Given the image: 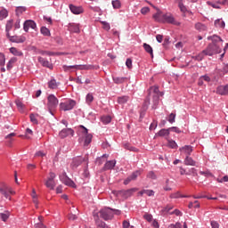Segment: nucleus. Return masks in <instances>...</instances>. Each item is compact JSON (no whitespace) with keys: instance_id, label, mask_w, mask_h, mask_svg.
<instances>
[{"instance_id":"nucleus-1","label":"nucleus","mask_w":228,"mask_h":228,"mask_svg":"<svg viewBox=\"0 0 228 228\" xmlns=\"http://www.w3.org/2000/svg\"><path fill=\"white\" fill-rule=\"evenodd\" d=\"M148 96L144 100L142 110L145 111L147 110V108H149V105L151 104V99H152V109L156 110L158 108V104L159 103V97L163 95V93L159 92V87L158 86H154L150 87L148 90Z\"/></svg>"},{"instance_id":"nucleus-2","label":"nucleus","mask_w":228,"mask_h":228,"mask_svg":"<svg viewBox=\"0 0 228 228\" xmlns=\"http://www.w3.org/2000/svg\"><path fill=\"white\" fill-rule=\"evenodd\" d=\"M208 40H212V44L208 45L206 50H203V53L207 56H213V54H219L222 53V45L224 44V40L216 35L210 36L208 37Z\"/></svg>"},{"instance_id":"nucleus-3","label":"nucleus","mask_w":228,"mask_h":228,"mask_svg":"<svg viewBox=\"0 0 228 228\" xmlns=\"http://www.w3.org/2000/svg\"><path fill=\"white\" fill-rule=\"evenodd\" d=\"M59 102L60 101H58V98L54 96V94L48 95L46 106L51 115H54V111H56Z\"/></svg>"},{"instance_id":"nucleus-4","label":"nucleus","mask_w":228,"mask_h":228,"mask_svg":"<svg viewBox=\"0 0 228 228\" xmlns=\"http://www.w3.org/2000/svg\"><path fill=\"white\" fill-rule=\"evenodd\" d=\"M80 129H82V131L78 142L80 143L81 142H84L85 147H87V145H90V143H92V138H94V136L92 135V134H88V129L84 126H80Z\"/></svg>"},{"instance_id":"nucleus-5","label":"nucleus","mask_w":228,"mask_h":228,"mask_svg":"<svg viewBox=\"0 0 228 228\" xmlns=\"http://www.w3.org/2000/svg\"><path fill=\"white\" fill-rule=\"evenodd\" d=\"M138 191V189L132 188L128 190H122V191H114L112 193L116 195V197H121L122 199H129V197L133 196V193Z\"/></svg>"},{"instance_id":"nucleus-6","label":"nucleus","mask_w":228,"mask_h":228,"mask_svg":"<svg viewBox=\"0 0 228 228\" xmlns=\"http://www.w3.org/2000/svg\"><path fill=\"white\" fill-rule=\"evenodd\" d=\"M162 23L166 24H173L174 26H180L181 23L175 20L174 14L167 12L162 15Z\"/></svg>"},{"instance_id":"nucleus-7","label":"nucleus","mask_w":228,"mask_h":228,"mask_svg":"<svg viewBox=\"0 0 228 228\" xmlns=\"http://www.w3.org/2000/svg\"><path fill=\"white\" fill-rule=\"evenodd\" d=\"M76 106V102L74 100H69L64 102L60 103L61 111H70Z\"/></svg>"},{"instance_id":"nucleus-8","label":"nucleus","mask_w":228,"mask_h":228,"mask_svg":"<svg viewBox=\"0 0 228 228\" xmlns=\"http://www.w3.org/2000/svg\"><path fill=\"white\" fill-rule=\"evenodd\" d=\"M100 216L103 218V220H111V218H113V209L105 208L100 210Z\"/></svg>"},{"instance_id":"nucleus-9","label":"nucleus","mask_w":228,"mask_h":228,"mask_svg":"<svg viewBox=\"0 0 228 228\" xmlns=\"http://www.w3.org/2000/svg\"><path fill=\"white\" fill-rule=\"evenodd\" d=\"M70 69H76L77 70H90L94 69L92 65H73V66H63V70L68 72Z\"/></svg>"},{"instance_id":"nucleus-10","label":"nucleus","mask_w":228,"mask_h":228,"mask_svg":"<svg viewBox=\"0 0 228 228\" xmlns=\"http://www.w3.org/2000/svg\"><path fill=\"white\" fill-rule=\"evenodd\" d=\"M54 179H56V174H54L53 172H50L49 177L45 183L46 188H49L50 190H54V187L56 186V182H54Z\"/></svg>"},{"instance_id":"nucleus-11","label":"nucleus","mask_w":228,"mask_h":228,"mask_svg":"<svg viewBox=\"0 0 228 228\" xmlns=\"http://www.w3.org/2000/svg\"><path fill=\"white\" fill-rule=\"evenodd\" d=\"M60 181L63 183L66 186H70V188H76V183L72 181L69 176H67V173H63L60 176Z\"/></svg>"},{"instance_id":"nucleus-12","label":"nucleus","mask_w":228,"mask_h":228,"mask_svg":"<svg viewBox=\"0 0 228 228\" xmlns=\"http://www.w3.org/2000/svg\"><path fill=\"white\" fill-rule=\"evenodd\" d=\"M29 28L31 29H37V23L34 20H26L23 24L24 31H26V33H28V31H29Z\"/></svg>"},{"instance_id":"nucleus-13","label":"nucleus","mask_w":228,"mask_h":228,"mask_svg":"<svg viewBox=\"0 0 228 228\" xmlns=\"http://www.w3.org/2000/svg\"><path fill=\"white\" fill-rule=\"evenodd\" d=\"M0 193H2V195H4V197H5V199H9L10 200V194L13 193V191H12V188L6 186V185H3L0 187Z\"/></svg>"},{"instance_id":"nucleus-14","label":"nucleus","mask_w":228,"mask_h":228,"mask_svg":"<svg viewBox=\"0 0 228 228\" xmlns=\"http://www.w3.org/2000/svg\"><path fill=\"white\" fill-rule=\"evenodd\" d=\"M59 135L61 138H67V136H74V131L72 128H64L60 132Z\"/></svg>"},{"instance_id":"nucleus-15","label":"nucleus","mask_w":228,"mask_h":228,"mask_svg":"<svg viewBox=\"0 0 228 228\" xmlns=\"http://www.w3.org/2000/svg\"><path fill=\"white\" fill-rule=\"evenodd\" d=\"M140 171H135L131 175H129L125 181H124V184L127 185L131 183V181H136V179L138 178V175H140Z\"/></svg>"},{"instance_id":"nucleus-16","label":"nucleus","mask_w":228,"mask_h":228,"mask_svg":"<svg viewBox=\"0 0 228 228\" xmlns=\"http://www.w3.org/2000/svg\"><path fill=\"white\" fill-rule=\"evenodd\" d=\"M8 38L10 39L11 42H14L16 44H22L26 42V37L22 36H9Z\"/></svg>"},{"instance_id":"nucleus-17","label":"nucleus","mask_w":228,"mask_h":228,"mask_svg":"<svg viewBox=\"0 0 228 228\" xmlns=\"http://www.w3.org/2000/svg\"><path fill=\"white\" fill-rule=\"evenodd\" d=\"M38 61L42 65V67H46V69H53V63H51L47 59H44L43 57H38Z\"/></svg>"},{"instance_id":"nucleus-18","label":"nucleus","mask_w":228,"mask_h":228,"mask_svg":"<svg viewBox=\"0 0 228 228\" xmlns=\"http://www.w3.org/2000/svg\"><path fill=\"white\" fill-rule=\"evenodd\" d=\"M69 10L74 13V15H79L83 13V7L76 6L74 4H69Z\"/></svg>"},{"instance_id":"nucleus-19","label":"nucleus","mask_w":228,"mask_h":228,"mask_svg":"<svg viewBox=\"0 0 228 228\" xmlns=\"http://www.w3.org/2000/svg\"><path fill=\"white\" fill-rule=\"evenodd\" d=\"M216 92L219 94V95H228V85L219 86L216 89Z\"/></svg>"},{"instance_id":"nucleus-20","label":"nucleus","mask_w":228,"mask_h":228,"mask_svg":"<svg viewBox=\"0 0 228 228\" xmlns=\"http://www.w3.org/2000/svg\"><path fill=\"white\" fill-rule=\"evenodd\" d=\"M181 152H183L186 156H191V152H193V147L190 145H185L182 148H180Z\"/></svg>"},{"instance_id":"nucleus-21","label":"nucleus","mask_w":228,"mask_h":228,"mask_svg":"<svg viewBox=\"0 0 228 228\" xmlns=\"http://www.w3.org/2000/svg\"><path fill=\"white\" fill-rule=\"evenodd\" d=\"M117 165V160L107 161L103 167V170H113Z\"/></svg>"},{"instance_id":"nucleus-22","label":"nucleus","mask_w":228,"mask_h":228,"mask_svg":"<svg viewBox=\"0 0 228 228\" xmlns=\"http://www.w3.org/2000/svg\"><path fill=\"white\" fill-rule=\"evenodd\" d=\"M184 165L190 166V167H195L197 165V162L193 160V159L190 156H186L184 159Z\"/></svg>"},{"instance_id":"nucleus-23","label":"nucleus","mask_w":228,"mask_h":228,"mask_svg":"<svg viewBox=\"0 0 228 228\" xmlns=\"http://www.w3.org/2000/svg\"><path fill=\"white\" fill-rule=\"evenodd\" d=\"M143 49L151 56V58H154V53L152 50V46H151L149 44L144 43L142 45Z\"/></svg>"},{"instance_id":"nucleus-24","label":"nucleus","mask_w":228,"mask_h":228,"mask_svg":"<svg viewBox=\"0 0 228 228\" xmlns=\"http://www.w3.org/2000/svg\"><path fill=\"white\" fill-rule=\"evenodd\" d=\"M69 29L72 33H79V32H80L79 24L70 23V24L69 25Z\"/></svg>"},{"instance_id":"nucleus-25","label":"nucleus","mask_w":228,"mask_h":228,"mask_svg":"<svg viewBox=\"0 0 228 228\" xmlns=\"http://www.w3.org/2000/svg\"><path fill=\"white\" fill-rule=\"evenodd\" d=\"M12 28H13V20H10L6 23V27H5L6 37H10V31H12Z\"/></svg>"},{"instance_id":"nucleus-26","label":"nucleus","mask_w":228,"mask_h":228,"mask_svg":"<svg viewBox=\"0 0 228 228\" xmlns=\"http://www.w3.org/2000/svg\"><path fill=\"white\" fill-rule=\"evenodd\" d=\"M153 19L156 22H163V15H161V11L158 9L157 13L153 14Z\"/></svg>"},{"instance_id":"nucleus-27","label":"nucleus","mask_w":228,"mask_h":228,"mask_svg":"<svg viewBox=\"0 0 228 228\" xmlns=\"http://www.w3.org/2000/svg\"><path fill=\"white\" fill-rule=\"evenodd\" d=\"M15 104L19 111H20V113H24V110H26V105H24V103H22L20 100H16Z\"/></svg>"},{"instance_id":"nucleus-28","label":"nucleus","mask_w":228,"mask_h":228,"mask_svg":"<svg viewBox=\"0 0 228 228\" xmlns=\"http://www.w3.org/2000/svg\"><path fill=\"white\" fill-rule=\"evenodd\" d=\"M113 81L116 85H122V83H126L127 81V77H114Z\"/></svg>"},{"instance_id":"nucleus-29","label":"nucleus","mask_w":228,"mask_h":228,"mask_svg":"<svg viewBox=\"0 0 228 228\" xmlns=\"http://www.w3.org/2000/svg\"><path fill=\"white\" fill-rule=\"evenodd\" d=\"M78 216H79V211L77 210V208H76L75 210H73V212H71L68 216V218L69 220H77Z\"/></svg>"},{"instance_id":"nucleus-30","label":"nucleus","mask_w":228,"mask_h":228,"mask_svg":"<svg viewBox=\"0 0 228 228\" xmlns=\"http://www.w3.org/2000/svg\"><path fill=\"white\" fill-rule=\"evenodd\" d=\"M178 6L183 14L188 13V15H191V12H190V11H188V9H186V6H184V4H183V2H179Z\"/></svg>"},{"instance_id":"nucleus-31","label":"nucleus","mask_w":228,"mask_h":228,"mask_svg":"<svg viewBox=\"0 0 228 228\" xmlns=\"http://www.w3.org/2000/svg\"><path fill=\"white\" fill-rule=\"evenodd\" d=\"M169 134H170V130H168V128L167 129L163 128L159 130L158 134H156V136H169Z\"/></svg>"},{"instance_id":"nucleus-32","label":"nucleus","mask_w":228,"mask_h":228,"mask_svg":"<svg viewBox=\"0 0 228 228\" xmlns=\"http://www.w3.org/2000/svg\"><path fill=\"white\" fill-rule=\"evenodd\" d=\"M17 63V58L12 57L7 63V70H12L13 69V64Z\"/></svg>"},{"instance_id":"nucleus-33","label":"nucleus","mask_w":228,"mask_h":228,"mask_svg":"<svg viewBox=\"0 0 228 228\" xmlns=\"http://www.w3.org/2000/svg\"><path fill=\"white\" fill-rule=\"evenodd\" d=\"M170 199H186L188 196L186 195H181V192L177 191L175 193L170 194Z\"/></svg>"},{"instance_id":"nucleus-34","label":"nucleus","mask_w":228,"mask_h":228,"mask_svg":"<svg viewBox=\"0 0 228 228\" xmlns=\"http://www.w3.org/2000/svg\"><path fill=\"white\" fill-rule=\"evenodd\" d=\"M195 29H197L198 31H206V29H208V27H206V25H204L203 23L198 22L195 24Z\"/></svg>"},{"instance_id":"nucleus-35","label":"nucleus","mask_w":228,"mask_h":228,"mask_svg":"<svg viewBox=\"0 0 228 228\" xmlns=\"http://www.w3.org/2000/svg\"><path fill=\"white\" fill-rule=\"evenodd\" d=\"M10 53H12V54L14 56H22V53L15 47L10 48Z\"/></svg>"},{"instance_id":"nucleus-36","label":"nucleus","mask_w":228,"mask_h":228,"mask_svg":"<svg viewBox=\"0 0 228 228\" xmlns=\"http://www.w3.org/2000/svg\"><path fill=\"white\" fill-rule=\"evenodd\" d=\"M215 26L216 28H225V21L223 20H216Z\"/></svg>"},{"instance_id":"nucleus-37","label":"nucleus","mask_w":228,"mask_h":228,"mask_svg":"<svg viewBox=\"0 0 228 228\" xmlns=\"http://www.w3.org/2000/svg\"><path fill=\"white\" fill-rule=\"evenodd\" d=\"M129 101V96H120L118 98V104H126Z\"/></svg>"},{"instance_id":"nucleus-38","label":"nucleus","mask_w":228,"mask_h":228,"mask_svg":"<svg viewBox=\"0 0 228 228\" xmlns=\"http://www.w3.org/2000/svg\"><path fill=\"white\" fill-rule=\"evenodd\" d=\"M101 120L102 122V124H110V122H111V117L107 115V116H102L101 118Z\"/></svg>"},{"instance_id":"nucleus-39","label":"nucleus","mask_w":228,"mask_h":228,"mask_svg":"<svg viewBox=\"0 0 228 228\" xmlns=\"http://www.w3.org/2000/svg\"><path fill=\"white\" fill-rule=\"evenodd\" d=\"M24 12H26V7L25 6L16 7V15H22Z\"/></svg>"},{"instance_id":"nucleus-40","label":"nucleus","mask_w":228,"mask_h":228,"mask_svg":"<svg viewBox=\"0 0 228 228\" xmlns=\"http://www.w3.org/2000/svg\"><path fill=\"white\" fill-rule=\"evenodd\" d=\"M48 86L49 88H51L52 90H55V88H58V83H56V80H51L48 83Z\"/></svg>"},{"instance_id":"nucleus-41","label":"nucleus","mask_w":228,"mask_h":228,"mask_svg":"<svg viewBox=\"0 0 228 228\" xmlns=\"http://www.w3.org/2000/svg\"><path fill=\"white\" fill-rule=\"evenodd\" d=\"M112 6L115 10H118V8H120V6H122V4L120 3L119 0H113Z\"/></svg>"},{"instance_id":"nucleus-42","label":"nucleus","mask_w":228,"mask_h":228,"mask_svg":"<svg viewBox=\"0 0 228 228\" xmlns=\"http://www.w3.org/2000/svg\"><path fill=\"white\" fill-rule=\"evenodd\" d=\"M41 33L42 35H44L45 37H49L51 35V31H49V28H45V27H42L41 28Z\"/></svg>"},{"instance_id":"nucleus-43","label":"nucleus","mask_w":228,"mask_h":228,"mask_svg":"<svg viewBox=\"0 0 228 228\" xmlns=\"http://www.w3.org/2000/svg\"><path fill=\"white\" fill-rule=\"evenodd\" d=\"M186 175H193L194 177H197L199 174H197V169L192 167L189 170V172L186 173Z\"/></svg>"},{"instance_id":"nucleus-44","label":"nucleus","mask_w":228,"mask_h":228,"mask_svg":"<svg viewBox=\"0 0 228 228\" xmlns=\"http://www.w3.org/2000/svg\"><path fill=\"white\" fill-rule=\"evenodd\" d=\"M86 102L87 104H92L94 102V94H88L86 97Z\"/></svg>"},{"instance_id":"nucleus-45","label":"nucleus","mask_w":228,"mask_h":228,"mask_svg":"<svg viewBox=\"0 0 228 228\" xmlns=\"http://www.w3.org/2000/svg\"><path fill=\"white\" fill-rule=\"evenodd\" d=\"M0 216H1V219L3 220V222H6V220H8V218H10V212L1 213Z\"/></svg>"},{"instance_id":"nucleus-46","label":"nucleus","mask_w":228,"mask_h":228,"mask_svg":"<svg viewBox=\"0 0 228 228\" xmlns=\"http://www.w3.org/2000/svg\"><path fill=\"white\" fill-rule=\"evenodd\" d=\"M6 17H8V11L1 10L0 11V20H3V19H6Z\"/></svg>"},{"instance_id":"nucleus-47","label":"nucleus","mask_w":228,"mask_h":228,"mask_svg":"<svg viewBox=\"0 0 228 228\" xmlns=\"http://www.w3.org/2000/svg\"><path fill=\"white\" fill-rule=\"evenodd\" d=\"M83 163V159H76L74 161H73V167L75 168H77V167H79V165Z\"/></svg>"},{"instance_id":"nucleus-48","label":"nucleus","mask_w":228,"mask_h":228,"mask_svg":"<svg viewBox=\"0 0 228 228\" xmlns=\"http://www.w3.org/2000/svg\"><path fill=\"white\" fill-rule=\"evenodd\" d=\"M101 24H102V28H103V29H105V31H110V29H111L110 23H108L106 21H101Z\"/></svg>"},{"instance_id":"nucleus-49","label":"nucleus","mask_w":228,"mask_h":228,"mask_svg":"<svg viewBox=\"0 0 228 228\" xmlns=\"http://www.w3.org/2000/svg\"><path fill=\"white\" fill-rule=\"evenodd\" d=\"M104 158H108V155L104 154L103 156H102L101 158L96 159V163L97 165H102L104 162Z\"/></svg>"},{"instance_id":"nucleus-50","label":"nucleus","mask_w":228,"mask_h":228,"mask_svg":"<svg viewBox=\"0 0 228 228\" xmlns=\"http://www.w3.org/2000/svg\"><path fill=\"white\" fill-rule=\"evenodd\" d=\"M171 209H174V206H172V205H167L166 208H164L163 209H162V213H171L170 212V210Z\"/></svg>"},{"instance_id":"nucleus-51","label":"nucleus","mask_w":228,"mask_h":228,"mask_svg":"<svg viewBox=\"0 0 228 228\" xmlns=\"http://www.w3.org/2000/svg\"><path fill=\"white\" fill-rule=\"evenodd\" d=\"M168 122L174 124L175 122V113H171L168 117Z\"/></svg>"},{"instance_id":"nucleus-52","label":"nucleus","mask_w":228,"mask_h":228,"mask_svg":"<svg viewBox=\"0 0 228 228\" xmlns=\"http://www.w3.org/2000/svg\"><path fill=\"white\" fill-rule=\"evenodd\" d=\"M5 61H6V58L3 53H0V66L4 67Z\"/></svg>"},{"instance_id":"nucleus-53","label":"nucleus","mask_w":228,"mask_h":228,"mask_svg":"<svg viewBox=\"0 0 228 228\" xmlns=\"http://www.w3.org/2000/svg\"><path fill=\"white\" fill-rule=\"evenodd\" d=\"M97 226L100 228H109L110 226H108V224H106V223L102 222V221H98L97 223Z\"/></svg>"},{"instance_id":"nucleus-54","label":"nucleus","mask_w":228,"mask_h":228,"mask_svg":"<svg viewBox=\"0 0 228 228\" xmlns=\"http://www.w3.org/2000/svg\"><path fill=\"white\" fill-rule=\"evenodd\" d=\"M204 56H207V55H206V53H204V51H203L198 56H196V60L198 61H202V60H204Z\"/></svg>"},{"instance_id":"nucleus-55","label":"nucleus","mask_w":228,"mask_h":228,"mask_svg":"<svg viewBox=\"0 0 228 228\" xmlns=\"http://www.w3.org/2000/svg\"><path fill=\"white\" fill-rule=\"evenodd\" d=\"M169 215H175L176 216H183V212L179 209H175L173 212H170Z\"/></svg>"},{"instance_id":"nucleus-56","label":"nucleus","mask_w":228,"mask_h":228,"mask_svg":"<svg viewBox=\"0 0 228 228\" xmlns=\"http://www.w3.org/2000/svg\"><path fill=\"white\" fill-rule=\"evenodd\" d=\"M29 118L32 124H38V120L37 119V116L35 114H30Z\"/></svg>"},{"instance_id":"nucleus-57","label":"nucleus","mask_w":228,"mask_h":228,"mask_svg":"<svg viewBox=\"0 0 228 228\" xmlns=\"http://www.w3.org/2000/svg\"><path fill=\"white\" fill-rule=\"evenodd\" d=\"M168 145L171 147V149H177V143L175 141H168Z\"/></svg>"},{"instance_id":"nucleus-58","label":"nucleus","mask_w":228,"mask_h":228,"mask_svg":"<svg viewBox=\"0 0 228 228\" xmlns=\"http://www.w3.org/2000/svg\"><path fill=\"white\" fill-rule=\"evenodd\" d=\"M149 12H151V9L149 7H142L141 9V13L142 15H147V13H149Z\"/></svg>"},{"instance_id":"nucleus-59","label":"nucleus","mask_w":228,"mask_h":228,"mask_svg":"<svg viewBox=\"0 0 228 228\" xmlns=\"http://www.w3.org/2000/svg\"><path fill=\"white\" fill-rule=\"evenodd\" d=\"M145 195H148V197H154V191L152 190H144Z\"/></svg>"},{"instance_id":"nucleus-60","label":"nucleus","mask_w":228,"mask_h":228,"mask_svg":"<svg viewBox=\"0 0 228 228\" xmlns=\"http://www.w3.org/2000/svg\"><path fill=\"white\" fill-rule=\"evenodd\" d=\"M168 131H172L173 133H181V130L177 126H172L168 128Z\"/></svg>"},{"instance_id":"nucleus-61","label":"nucleus","mask_w":228,"mask_h":228,"mask_svg":"<svg viewBox=\"0 0 228 228\" xmlns=\"http://www.w3.org/2000/svg\"><path fill=\"white\" fill-rule=\"evenodd\" d=\"M143 218H145L147 220V222H152V215H151V214H145L143 216Z\"/></svg>"},{"instance_id":"nucleus-62","label":"nucleus","mask_w":228,"mask_h":228,"mask_svg":"<svg viewBox=\"0 0 228 228\" xmlns=\"http://www.w3.org/2000/svg\"><path fill=\"white\" fill-rule=\"evenodd\" d=\"M217 183H228V176L225 175L222 179L217 178Z\"/></svg>"},{"instance_id":"nucleus-63","label":"nucleus","mask_w":228,"mask_h":228,"mask_svg":"<svg viewBox=\"0 0 228 228\" xmlns=\"http://www.w3.org/2000/svg\"><path fill=\"white\" fill-rule=\"evenodd\" d=\"M168 228H182L181 223H176L175 224H170Z\"/></svg>"},{"instance_id":"nucleus-64","label":"nucleus","mask_w":228,"mask_h":228,"mask_svg":"<svg viewBox=\"0 0 228 228\" xmlns=\"http://www.w3.org/2000/svg\"><path fill=\"white\" fill-rule=\"evenodd\" d=\"M36 228H46L45 225H44V224L42 223H37L35 224Z\"/></svg>"}]
</instances>
